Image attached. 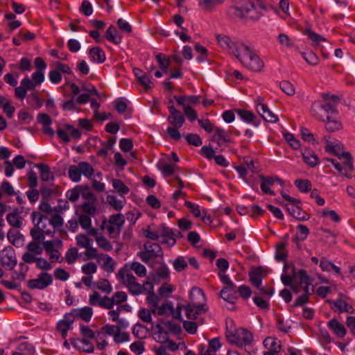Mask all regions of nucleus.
I'll return each mask as SVG.
<instances>
[{"label":"nucleus","mask_w":355,"mask_h":355,"mask_svg":"<svg viewBox=\"0 0 355 355\" xmlns=\"http://www.w3.org/2000/svg\"><path fill=\"white\" fill-rule=\"evenodd\" d=\"M220 45L228 50L248 69L253 71H259L263 66L259 56L246 44L233 42L226 35H217Z\"/></svg>","instance_id":"nucleus-1"},{"label":"nucleus","mask_w":355,"mask_h":355,"mask_svg":"<svg viewBox=\"0 0 355 355\" xmlns=\"http://www.w3.org/2000/svg\"><path fill=\"white\" fill-rule=\"evenodd\" d=\"M189 300L187 305L183 306L188 319H196V315H200L207 311L205 295L201 288H192L189 293Z\"/></svg>","instance_id":"nucleus-2"},{"label":"nucleus","mask_w":355,"mask_h":355,"mask_svg":"<svg viewBox=\"0 0 355 355\" xmlns=\"http://www.w3.org/2000/svg\"><path fill=\"white\" fill-rule=\"evenodd\" d=\"M331 101H325L324 102V103H322L320 101H315L314 103H312L311 111L314 117L319 120L324 121V116L318 114V110L319 109L324 110V112L327 114V115H329V114L333 115L336 114L338 113L336 107L340 101V98L336 95H331Z\"/></svg>","instance_id":"nucleus-3"},{"label":"nucleus","mask_w":355,"mask_h":355,"mask_svg":"<svg viewBox=\"0 0 355 355\" xmlns=\"http://www.w3.org/2000/svg\"><path fill=\"white\" fill-rule=\"evenodd\" d=\"M137 255L147 263L150 259L163 257V252L158 243L146 241L144 245V250L139 252Z\"/></svg>","instance_id":"nucleus-4"},{"label":"nucleus","mask_w":355,"mask_h":355,"mask_svg":"<svg viewBox=\"0 0 355 355\" xmlns=\"http://www.w3.org/2000/svg\"><path fill=\"white\" fill-rule=\"evenodd\" d=\"M227 337L231 344H235L238 347L250 345L253 340L252 333L245 329H239L234 334Z\"/></svg>","instance_id":"nucleus-5"},{"label":"nucleus","mask_w":355,"mask_h":355,"mask_svg":"<svg viewBox=\"0 0 355 355\" xmlns=\"http://www.w3.org/2000/svg\"><path fill=\"white\" fill-rule=\"evenodd\" d=\"M53 283V277L51 274L44 272L38 275L37 279H30L28 286L31 289L43 290Z\"/></svg>","instance_id":"nucleus-6"},{"label":"nucleus","mask_w":355,"mask_h":355,"mask_svg":"<svg viewBox=\"0 0 355 355\" xmlns=\"http://www.w3.org/2000/svg\"><path fill=\"white\" fill-rule=\"evenodd\" d=\"M168 110L170 114L167 118V121L172 127L180 128L185 121L184 115L173 105L169 106Z\"/></svg>","instance_id":"nucleus-7"},{"label":"nucleus","mask_w":355,"mask_h":355,"mask_svg":"<svg viewBox=\"0 0 355 355\" xmlns=\"http://www.w3.org/2000/svg\"><path fill=\"white\" fill-rule=\"evenodd\" d=\"M17 263V259L12 249L4 250L1 257V264L7 270H12Z\"/></svg>","instance_id":"nucleus-8"},{"label":"nucleus","mask_w":355,"mask_h":355,"mask_svg":"<svg viewBox=\"0 0 355 355\" xmlns=\"http://www.w3.org/2000/svg\"><path fill=\"white\" fill-rule=\"evenodd\" d=\"M254 8L255 4L254 2H251L249 4H247L243 10L237 6H231L228 9V15L234 19H243L245 17V15Z\"/></svg>","instance_id":"nucleus-9"},{"label":"nucleus","mask_w":355,"mask_h":355,"mask_svg":"<svg viewBox=\"0 0 355 355\" xmlns=\"http://www.w3.org/2000/svg\"><path fill=\"white\" fill-rule=\"evenodd\" d=\"M21 211L18 208H15L12 211L6 215V220L8 223L15 227L21 228L23 225V218L20 216Z\"/></svg>","instance_id":"nucleus-10"},{"label":"nucleus","mask_w":355,"mask_h":355,"mask_svg":"<svg viewBox=\"0 0 355 355\" xmlns=\"http://www.w3.org/2000/svg\"><path fill=\"white\" fill-rule=\"evenodd\" d=\"M287 211L295 218L298 220H306L309 218V214L302 210V209L297 205H286Z\"/></svg>","instance_id":"nucleus-11"},{"label":"nucleus","mask_w":355,"mask_h":355,"mask_svg":"<svg viewBox=\"0 0 355 355\" xmlns=\"http://www.w3.org/2000/svg\"><path fill=\"white\" fill-rule=\"evenodd\" d=\"M259 177L261 180V191L266 194L274 196L275 192L270 189V187H271L274 184L275 177H268V176H264L263 175H259Z\"/></svg>","instance_id":"nucleus-12"},{"label":"nucleus","mask_w":355,"mask_h":355,"mask_svg":"<svg viewBox=\"0 0 355 355\" xmlns=\"http://www.w3.org/2000/svg\"><path fill=\"white\" fill-rule=\"evenodd\" d=\"M324 139L327 141V145L325 146L326 151L332 153L339 159H342V157L345 153L343 151V146L338 143L334 144L329 141L327 137H324Z\"/></svg>","instance_id":"nucleus-13"},{"label":"nucleus","mask_w":355,"mask_h":355,"mask_svg":"<svg viewBox=\"0 0 355 355\" xmlns=\"http://www.w3.org/2000/svg\"><path fill=\"white\" fill-rule=\"evenodd\" d=\"M236 112L239 116L246 123H252L254 126L257 127L260 124V121L255 120V115L250 111L246 110H236Z\"/></svg>","instance_id":"nucleus-14"},{"label":"nucleus","mask_w":355,"mask_h":355,"mask_svg":"<svg viewBox=\"0 0 355 355\" xmlns=\"http://www.w3.org/2000/svg\"><path fill=\"white\" fill-rule=\"evenodd\" d=\"M125 285L128 287L130 293L134 295H139L143 293L141 284L136 282V278L134 275L128 276V282Z\"/></svg>","instance_id":"nucleus-15"},{"label":"nucleus","mask_w":355,"mask_h":355,"mask_svg":"<svg viewBox=\"0 0 355 355\" xmlns=\"http://www.w3.org/2000/svg\"><path fill=\"white\" fill-rule=\"evenodd\" d=\"M328 327L340 338H343L346 334V329L336 319H331L328 322Z\"/></svg>","instance_id":"nucleus-16"},{"label":"nucleus","mask_w":355,"mask_h":355,"mask_svg":"<svg viewBox=\"0 0 355 355\" xmlns=\"http://www.w3.org/2000/svg\"><path fill=\"white\" fill-rule=\"evenodd\" d=\"M304 161L311 167H314L319 163L317 155L309 149H304L302 152Z\"/></svg>","instance_id":"nucleus-17"},{"label":"nucleus","mask_w":355,"mask_h":355,"mask_svg":"<svg viewBox=\"0 0 355 355\" xmlns=\"http://www.w3.org/2000/svg\"><path fill=\"white\" fill-rule=\"evenodd\" d=\"M263 345L266 348L268 349V351L276 353H279L282 348L280 341H278L277 338L272 337L266 338L263 340Z\"/></svg>","instance_id":"nucleus-18"},{"label":"nucleus","mask_w":355,"mask_h":355,"mask_svg":"<svg viewBox=\"0 0 355 355\" xmlns=\"http://www.w3.org/2000/svg\"><path fill=\"white\" fill-rule=\"evenodd\" d=\"M325 122V128L327 131L333 132L339 130L342 128V123L334 119L332 115H327V121Z\"/></svg>","instance_id":"nucleus-19"},{"label":"nucleus","mask_w":355,"mask_h":355,"mask_svg":"<svg viewBox=\"0 0 355 355\" xmlns=\"http://www.w3.org/2000/svg\"><path fill=\"white\" fill-rule=\"evenodd\" d=\"M89 53L92 60L95 62L103 63L106 59L104 51L99 46L92 48Z\"/></svg>","instance_id":"nucleus-20"},{"label":"nucleus","mask_w":355,"mask_h":355,"mask_svg":"<svg viewBox=\"0 0 355 355\" xmlns=\"http://www.w3.org/2000/svg\"><path fill=\"white\" fill-rule=\"evenodd\" d=\"M7 237L8 241L15 246L20 247L24 241L23 235L19 232L10 230L8 232Z\"/></svg>","instance_id":"nucleus-21"},{"label":"nucleus","mask_w":355,"mask_h":355,"mask_svg":"<svg viewBox=\"0 0 355 355\" xmlns=\"http://www.w3.org/2000/svg\"><path fill=\"white\" fill-rule=\"evenodd\" d=\"M73 313H75L76 317H80L82 320L88 322L93 315V310L91 307L85 306L80 309H73Z\"/></svg>","instance_id":"nucleus-22"},{"label":"nucleus","mask_w":355,"mask_h":355,"mask_svg":"<svg viewBox=\"0 0 355 355\" xmlns=\"http://www.w3.org/2000/svg\"><path fill=\"white\" fill-rule=\"evenodd\" d=\"M223 1V0H198V6L205 11H211L216 6L222 4Z\"/></svg>","instance_id":"nucleus-23"},{"label":"nucleus","mask_w":355,"mask_h":355,"mask_svg":"<svg viewBox=\"0 0 355 355\" xmlns=\"http://www.w3.org/2000/svg\"><path fill=\"white\" fill-rule=\"evenodd\" d=\"M31 218L33 223L35 222L36 219L37 218V222L35 225L34 228H37L41 231H44V229H46V224L44 223V220H47L48 217L46 216L42 215L39 212L33 211L31 214Z\"/></svg>","instance_id":"nucleus-24"},{"label":"nucleus","mask_w":355,"mask_h":355,"mask_svg":"<svg viewBox=\"0 0 355 355\" xmlns=\"http://www.w3.org/2000/svg\"><path fill=\"white\" fill-rule=\"evenodd\" d=\"M105 37L107 40L116 44H119L121 42V37L116 35V29L112 25L110 26L107 29Z\"/></svg>","instance_id":"nucleus-25"},{"label":"nucleus","mask_w":355,"mask_h":355,"mask_svg":"<svg viewBox=\"0 0 355 355\" xmlns=\"http://www.w3.org/2000/svg\"><path fill=\"white\" fill-rule=\"evenodd\" d=\"M261 268H256L250 273V280L251 283L257 288H259L262 283Z\"/></svg>","instance_id":"nucleus-26"},{"label":"nucleus","mask_w":355,"mask_h":355,"mask_svg":"<svg viewBox=\"0 0 355 355\" xmlns=\"http://www.w3.org/2000/svg\"><path fill=\"white\" fill-rule=\"evenodd\" d=\"M35 167L38 168L40 171V176L42 181L47 182L53 179V176L50 171V168L48 165L44 164H37Z\"/></svg>","instance_id":"nucleus-27"},{"label":"nucleus","mask_w":355,"mask_h":355,"mask_svg":"<svg viewBox=\"0 0 355 355\" xmlns=\"http://www.w3.org/2000/svg\"><path fill=\"white\" fill-rule=\"evenodd\" d=\"M297 232L295 237L293 238V241L295 243H297L299 241H304L307 238L309 234V228L304 225H299L297 226Z\"/></svg>","instance_id":"nucleus-28"},{"label":"nucleus","mask_w":355,"mask_h":355,"mask_svg":"<svg viewBox=\"0 0 355 355\" xmlns=\"http://www.w3.org/2000/svg\"><path fill=\"white\" fill-rule=\"evenodd\" d=\"M306 34L307 35L309 39L312 41L313 45L319 46L321 42L329 43L325 37L313 32L311 29H306Z\"/></svg>","instance_id":"nucleus-29"},{"label":"nucleus","mask_w":355,"mask_h":355,"mask_svg":"<svg viewBox=\"0 0 355 355\" xmlns=\"http://www.w3.org/2000/svg\"><path fill=\"white\" fill-rule=\"evenodd\" d=\"M124 222H125L124 217L121 214L112 215L109 219V223L110 225H114L116 227H118L117 235L119 234L121 228L123 226V225L124 224Z\"/></svg>","instance_id":"nucleus-30"},{"label":"nucleus","mask_w":355,"mask_h":355,"mask_svg":"<svg viewBox=\"0 0 355 355\" xmlns=\"http://www.w3.org/2000/svg\"><path fill=\"white\" fill-rule=\"evenodd\" d=\"M1 191L8 196H13L20 193V191H15L12 185L7 180H3L1 184Z\"/></svg>","instance_id":"nucleus-31"},{"label":"nucleus","mask_w":355,"mask_h":355,"mask_svg":"<svg viewBox=\"0 0 355 355\" xmlns=\"http://www.w3.org/2000/svg\"><path fill=\"white\" fill-rule=\"evenodd\" d=\"M286 243L281 242L276 246L275 259L277 261H285L287 257V253L285 252Z\"/></svg>","instance_id":"nucleus-32"},{"label":"nucleus","mask_w":355,"mask_h":355,"mask_svg":"<svg viewBox=\"0 0 355 355\" xmlns=\"http://www.w3.org/2000/svg\"><path fill=\"white\" fill-rule=\"evenodd\" d=\"M69 178L74 182H78L81 179L79 165H71L69 168Z\"/></svg>","instance_id":"nucleus-33"},{"label":"nucleus","mask_w":355,"mask_h":355,"mask_svg":"<svg viewBox=\"0 0 355 355\" xmlns=\"http://www.w3.org/2000/svg\"><path fill=\"white\" fill-rule=\"evenodd\" d=\"M294 184L301 192L307 193L311 190V182L309 180L297 179Z\"/></svg>","instance_id":"nucleus-34"},{"label":"nucleus","mask_w":355,"mask_h":355,"mask_svg":"<svg viewBox=\"0 0 355 355\" xmlns=\"http://www.w3.org/2000/svg\"><path fill=\"white\" fill-rule=\"evenodd\" d=\"M80 173L87 178H91L94 174V168L92 166L87 162H80L78 163Z\"/></svg>","instance_id":"nucleus-35"},{"label":"nucleus","mask_w":355,"mask_h":355,"mask_svg":"<svg viewBox=\"0 0 355 355\" xmlns=\"http://www.w3.org/2000/svg\"><path fill=\"white\" fill-rule=\"evenodd\" d=\"M156 60L159 63L160 69L163 71L164 73H166L170 64V57L166 58L164 54L158 53L156 55Z\"/></svg>","instance_id":"nucleus-36"},{"label":"nucleus","mask_w":355,"mask_h":355,"mask_svg":"<svg viewBox=\"0 0 355 355\" xmlns=\"http://www.w3.org/2000/svg\"><path fill=\"white\" fill-rule=\"evenodd\" d=\"M112 186L121 196L127 194L130 191L129 188L119 179H113Z\"/></svg>","instance_id":"nucleus-37"},{"label":"nucleus","mask_w":355,"mask_h":355,"mask_svg":"<svg viewBox=\"0 0 355 355\" xmlns=\"http://www.w3.org/2000/svg\"><path fill=\"white\" fill-rule=\"evenodd\" d=\"M116 143L114 138H110L106 143L103 144V147L97 152V155L100 157H105L107 155L108 150L112 149Z\"/></svg>","instance_id":"nucleus-38"},{"label":"nucleus","mask_w":355,"mask_h":355,"mask_svg":"<svg viewBox=\"0 0 355 355\" xmlns=\"http://www.w3.org/2000/svg\"><path fill=\"white\" fill-rule=\"evenodd\" d=\"M107 201L112 207L114 208L116 211H120L123 209L124 206V200H119L114 196L109 195L107 197Z\"/></svg>","instance_id":"nucleus-39"},{"label":"nucleus","mask_w":355,"mask_h":355,"mask_svg":"<svg viewBox=\"0 0 355 355\" xmlns=\"http://www.w3.org/2000/svg\"><path fill=\"white\" fill-rule=\"evenodd\" d=\"M299 281V284L301 288L304 287L306 284L310 285L311 279L307 275L306 270L302 269L299 271L297 277L296 278Z\"/></svg>","instance_id":"nucleus-40"},{"label":"nucleus","mask_w":355,"mask_h":355,"mask_svg":"<svg viewBox=\"0 0 355 355\" xmlns=\"http://www.w3.org/2000/svg\"><path fill=\"white\" fill-rule=\"evenodd\" d=\"M187 141L194 146H200L202 145V141L200 136L197 134L190 133L184 135Z\"/></svg>","instance_id":"nucleus-41"},{"label":"nucleus","mask_w":355,"mask_h":355,"mask_svg":"<svg viewBox=\"0 0 355 355\" xmlns=\"http://www.w3.org/2000/svg\"><path fill=\"white\" fill-rule=\"evenodd\" d=\"M82 188V185H78L75 187L73 189L69 190L67 193L66 196L67 198L71 201V202H76L79 198L80 196V189Z\"/></svg>","instance_id":"nucleus-42"},{"label":"nucleus","mask_w":355,"mask_h":355,"mask_svg":"<svg viewBox=\"0 0 355 355\" xmlns=\"http://www.w3.org/2000/svg\"><path fill=\"white\" fill-rule=\"evenodd\" d=\"M234 293L227 291V288H223L220 291V297L225 301L232 304V306L229 309H234V300L236 299Z\"/></svg>","instance_id":"nucleus-43"},{"label":"nucleus","mask_w":355,"mask_h":355,"mask_svg":"<svg viewBox=\"0 0 355 355\" xmlns=\"http://www.w3.org/2000/svg\"><path fill=\"white\" fill-rule=\"evenodd\" d=\"M280 89L287 95L293 96L295 90L294 86L288 81L283 80L279 83Z\"/></svg>","instance_id":"nucleus-44"},{"label":"nucleus","mask_w":355,"mask_h":355,"mask_svg":"<svg viewBox=\"0 0 355 355\" xmlns=\"http://www.w3.org/2000/svg\"><path fill=\"white\" fill-rule=\"evenodd\" d=\"M71 325V321H64L62 320L58 322L57 324V329L61 332L64 338L67 337L68 330L70 329Z\"/></svg>","instance_id":"nucleus-45"},{"label":"nucleus","mask_w":355,"mask_h":355,"mask_svg":"<svg viewBox=\"0 0 355 355\" xmlns=\"http://www.w3.org/2000/svg\"><path fill=\"white\" fill-rule=\"evenodd\" d=\"M187 267V262L184 257L179 256L173 262V268L177 272H182Z\"/></svg>","instance_id":"nucleus-46"},{"label":"nucleus","mask_w":355,"mask_h":355,"mask_svg":"<svg viewBox=\"0 0 355 355\" xmlns=\"http://www.w3.org/2000/svg\"><path fill=\"white\" fill-rule=\"evenodd\" d=\"M80 192L83 198L92 202H95L96 200V198L87 186L82 185V188L80 189Z\"/></svg>","instance_id":"nucleus-47"},{"label":"nucleus","mask_w":355,"mask_h":355,"mask_svg":"<svg viewBox=\"0 0 355 355\" xmlns=\"http://www.w3.org/2000/svg\"><path fill=\"white\" fill-rule=\"evenodd\" d=\"M77 245L81 248H87L91 245L92 240L84 234H79L76 236Z\"/></svg>","instance_id":"nucleus-48"},{"label":"nucleus","mask_w":355,"mask_h":355,"mask_svg":"<svg viewBox=\"0 0 355 355\" xmlns=\"http://www.w3.org/2000/svg\"><path fill=\"white\" fill-rule=\"evenodd\" d=\"M160 321L164 326L167 327L174 334H179L182 331L181 327L178 324L173 323L171 321H164L162 319H160Z\"/></svg>","instance_id":"nucleus-49"},{"label":"nucleus","mask_w":355,"mask_h":355,"mask_svg":"<svg viewBox=\"0 0 355 355\" xmlns=\"http://www.w3.org/2000/svg\"><path fill=\"white\" fill-rule=\"evenodd\" d=\"M115 263L113 259L107 254L104 256L103 269L107 272H112L114 270Z\"/></svg>","instance_id":"nucleus-50"},{"label":"nucleus","mask_w":355,"mask_h":355,"mask_svg":"<svg viewBox=\"0 0 355 355\" xmlns=\"http://www.w3.org/2000/svg\"><path fill=\"white\" fill-rule=\"evenodd\" d=\"M49 223L55 230H59L63 226L64 220L62 216L59 214H53L49 220Z\"/></svg>","instance_id":"nucleus-51"},{"label":"nucleus","mask_w":355,"mask_h":355,"mask_svg":"<svg viewBox=\"0 0 355 355\" xmlns=\"http://www.w3.org/2000/svg\"><path fill=\"white\" fill-rule=\"evenodd\" d=\"M214 130H215V132H216V133H218V146H221L222 142H225V143H230L231 142L230 138L226 135V132H225L224 130H223L220 128L216 127Z\"/></svg>","instance_id":"nucleus-52"},{"label":"nucleus","mask_w":355,"mask_h":355,"mask_svg":"<svg viewBox=\"0 0 355 355\" xmlns=\"http://www.w3.org/2000/svg\"><path fill=\"white\" fill-rule=\"evenodd\" d=\"M131 269L139 277H145L146 275V267L139 262H133L131 265Z\"/></svg>","instance_id":"nucleus-53"},{"label":"nucleus","mask_w":355,"mask_h":355,"mask_svg":"<svg viewBox=\"0 0 355 355\" xmlns=\"http://www.w3.org/2000/svg\"><path fill=\"white\" fill-rule=\"evenodd\" d=\"M96 241L98 245L105 250L110 251L112 249L110 242L103 236H96Z\"/></svg>","instance_id":"nucleus-54"},{"label":"nucleus","mask_w":355,"mask_h":355,"mask_svg":"<svg viewBox=\"0 0 355 355\" xmlns=\"http://www.w3.org/2000/svg\"><path fill=\"white\" fill-rule=\"evenodd\" d=\"M145 328L143 324L137 323L132 328V334L138 338H144L146 336Z\"/></svg>","instance_id":"nucleus-55"},{"label":"nucleus","mask_w":355,"mask_h":355,"mask_svg":"<svg viewBox=\"0 0 355 355\" xmlns=\"http://www.w3.org/2000/svg\"><path fill=\"white\" fill-rule=\"evenodd\" d=\"M78 250L76 248H71L66 252L65 258L68 263L71 264L75 262L78 258Z\"/></svg>","instance_id":"nucleus-56"},{"label":"nucleus","mask_w":355,"mask_h":355,"mask_svg":"<svg viewBox=\"0 0 355 355\" xmlns=\"http://www.w3.org/2000/svg\"><path fill=\"white\" fill-rule=\"evenodd\" d=\"M284 139L286 140V141L291 145V146L296 150L298 149L300 147V141L296 139L293 135L291 133H285L284 134Z\"/></svg>","instance_id":"nucleus-57"},{"label":"nucleus","mask_w":355,"mask_h":355,"mask_svg":"<svg viewBox=\"0 0 355 355\" xmlns=\"http://www.w3.org/2000/svg\"><path fill=\"white\" fill-rule=\"evenodd\" d=\"M119 147L124 152H129L133 148V143L130 139L123 138L119 141Z\"/></svg>","instance_id":"nucleus-58"},{"label":"nucleus","mask_w":355,"mask_h":355,"mask_svg":"<svg viewBox=\"0 0 355 355\" xmlns=\"http://www.w3.org/2000/svg\"><path fill=\"white\" fill-rule=\"evenodd\" d=\"M303 58L311 65H316L318 63V56L313 52L309 53H302Z\"/></svg>","instance_id":"nucleus-59"},{"label":"nucleus","mask_w":355,"mask_h":355,"mask_svg":"<svg viewBox=\"0 0 355 355\" xmlns=\"http://www.w3.org/2000/svg\"><path fill=\"white\" fill-rule=\"evenodd\" d=\"M80 11L85 16H90L93 12V8L91 3L87 0H84L80 8Z\"/></svg>","instance_id":"nucleus-60"},{"label":"nucleus","mask_w":355,"mask_h":355,"mask_svg":"<svg viewBox=\"0 0 355 355\" xmlns=\"http://www.w3.org/2000/svg\"><path fill=\"white\" fill-rule=\"evenodd\" d=\"M27 249L31 253L40 255L42 253V248L40 246V243L37 241H32L27 245Z\"/></svg>","instance_id":"nucleus-61"},{"label":"nucleus","mask_w":355,"mask_h":355,"mask_svg":"<svg viewBox=\"0 0 355 355\" xmlns=\"http://www.w3.org/2000/svg\"><path fill=\"white\" fill-rule=\"evenodd\" d=\"M139 84L144 87L146 91L150 89L153 87V83L150 80V78L147 76V74H144L141 78L138 80Z\"/></svg>","instance_id":"nucleus-62"},{"label":"nucleus","mask_w":355,"mask_h":355,"mask_svg":"<svg viewBox=\"0 0 355 355\" xmlns=\"http://www.w3.org/2000/svg\"><path fill=\"white\" fill-rule=\"evenodd\" d=\"M97 287L98 289L109 294L112 291V286L109 282L105 279H100L97 283Z\"/></svg>","instance_id":"nucleus-63"},{"label":"nucleus","mask_w":355,"mask_h":355,"mask_svg":"<svg viewBox=\"0 0 355 355\" xmlns=\"http://www.w3.org/2000/svg\"><path fill=\"white\" fill-rule=\"evenodd\" d=\"M78 220L84 230H88L92 225V220L89 216L82 214L79 216Z\"/></svg>","instance_id":"nucleus-64"}]
</instances>
